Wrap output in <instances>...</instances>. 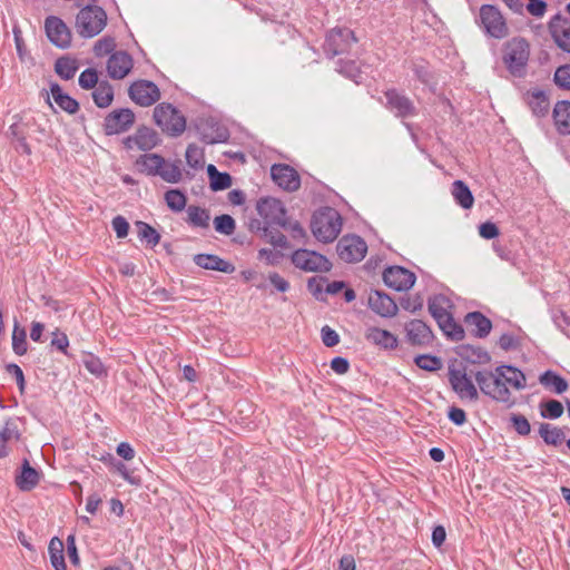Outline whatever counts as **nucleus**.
<instances>
[{"label":"nucleus","instance_id":"obj_1","mask_svg":"<svg viewBox=\"0 0 570 570\" xmlns=\"http://www.w3.org/2000/svg\"><path fill=\"white\" fill-rule=\"evenodd\" d=\"M474 377L480 391L484 395L491 397L495 402L505 404L508 407L515 405V399L503 382L505 374L503 373V370H501V365L497 366L493 371H478L474 374Z\"/></svg>","mask_w":570,"mask_h":570},{"label":"nucleus","instance_id":"obj_2","mask_svg":"<svg viewBox=\"0 0 570 570\" xmlns=\"http://www.w3.org/2000/svg\"><path fill=\"white\" fill-rule=\"evenodd\" d=\"M529 58L530 45L524 38L514 37L503 45L502 61L513 77L525 76Z\"/></svg>","mask_w":570,"mask_h":570},{"label":"nucleus","instance_id":"obj_3","mask_svg":"<svg viewBox=\"0 0 570 570\" xmlns=\"http://www.w3.org/2000/svg\"><path fill=\"white\" fill-rule=\"evenodd\" d=\"M342 225L338 212L331 207H324L313 215L311 229L316 239L331 243L341 233Z\"/></svg>","mask_w":570,"mask_h":570},{"label":"nucleus","instance_id":"obj_4","mask_svg":"<svg viewBox=\"0 0 570 570\" xmlns=\"http://www.w3.org/2000/svg\"><path fill=\"white\" fill-rule=\"evenodd\" d=\"M107 24V13L99 6H86L76 17L77 32L83 38L99 35Z\"/></svg>","mask_w":570,"mask_h":570},{"label":"nucleus","instance_id":"obj_5","mask_svg":"<svg viewBox=\"0 0 570 570\" xmlns=\"http://www.w3.org/2000/svg\"><path fill=\"white\" fill-rule=\"evenodd\" d=\"M154 120L163 131L177 137L186 129V118L170 104H159L154 109Z\"/></svg>","mask_w":570,"mask_h":570},{"label":"nucleus","instance_id":"obj_6","mask_svg":"<svg viewBox=\"0 0 570 570\" xmlns=\"http://www.w3.org/2000/svg\"><path fill=\"white\" fill-rule=\"evenodd\" d=\"M480 21L485 32L495 38L503 39L509 35V28L501 11L492 4L480 8Z\"/></svg>","mask_w":570,"mask_h":570},{"label":"nucleus","instance_id":"obj_7","mask_svg":"<svg viewBox=\"0 0 570 570\" xmlns=\"http://www.w3.org/2000/svg\"><path fill=\"white\" fill-rule=\"evenodd\" d=\"M256 209L269 227H287L286 209L281 200L273 197L262 198L257 202Z\"/></svg>","mask_w":570,"mask_h":570},{"label":"nucleus","instance_id":"obj_8","mask_svg":"<svg viewBox=\"0 0 570 570\" xmlns=\"http://www.w3.org/2000/svg\"><path fill=\"white\" fill-rule=\"evenodd\" d=\"M292 263L305 272H328L332 263L322 254L299 248L292 255Z\"/></svg>","mask_w":570,"mask_h":570},{"label":"nucleus","instance_id":"obj_9","mask_svg":"<svg viewBox=\"0 0 570 570\" xmlns=\"http://www.w3.org/2000/svg\"><path fill=\"white\" fill-rule=\"evenodd\" d=\"M336 252L342 261L355 263L365 257L367 245L365 240L357 235H345L338 240Z\"/></svg>","mask_w":570,"mask_h":570},{"label":"nucleus","instance_id":"obj_10","mask_svg":"<svg viewBox=\"0 0 570 570\" xmlns=\"http://www.w3.org/2000/svg\"><path fill=\"white\" fill-rule=\"evenodd\" d=\"M449 382L452 390L458 394L461 400L476 402L479 400V392L471 377L468 376L464 368H449Z\"/></svg>","mask_w":570,"mask_h":570},{"label":"nucleus","instance_id":"obj_11","mask_svg":"<svg viewBox=\"0 0 570 570\" xmlns=\"http://www.w3.org/2000/svg\"><path fill=\"white\" fill-rule=\"evenodd\" d=\"M130 99L141 106L149 107L160 99V90L157 85L150 80H136L128 88Z\"/></svg>","mask_w":570,"mask_h":570},{"label":"nucleus","instance_id":"obj_12","mask_svg":"<svg viewBox=\"0 0 570 570\" xmlns=\"http://www.w3.org/2000/svg\"><path fill=\"white\" fill-rule=\"evenodd\" d=\"M356 42L354 32L347 28L331 30L325 39L324 50L330 57L347 52Z\"/></svg>","mask_w":570,"mask_h":570},{"label":"nucleus","instance_id":"obj_13","mask_svg":"<svg viewBox=\"0 0 570 570\" xmlns=\"http://www.w3.org/2000/svg\"><path fill=\"white\" fill-rule=\"evenodd\" d=\"M45 30L49 41L60 49H67L71 45V31L62 19L49 16L45 20Z\"/></svg>","mask_w":570,"mask_h":570},{"label":"nucleus","instance_id":"obj_14","mask_svg":"<svg viewBox=\"0 0 570 570\" xmlns=\"http://www.w3.org/2000/svg\"><path fill=\"white\" fill-rule=\"evenodd\" d=\"M135 122V114L129 108L109 112L105 117L104 131L106 135H118L127 131Z\"/></svg>","mask_w":570,"mask_h":570},{"label":"nucleus","instance_id":"obj_15","mask_svg":"<svg viewBox=\"0 0 570 570\" xmlns=\"http://www.w3.org/2000/svg\"><path fill=\"white\" fill-rule=\"evenodd\" d=\"M415 279L414 273L401 266H390L383 272L384 284L397 292L410 289Z\"/></svg>","mask_w":570,"mask_h":570},{"label":"nucleus","instance_id":"obj_16","mask_svg":"<svg viewBox=\"0 0 570 570\" xmlns=\"http://www.w3.org/2000/svg\"><path fill=\"white\" fill-rule=\"evenodd\" d=\"M386 98L385 107L397 118H407L416 115V108L413 101L405 95L395 89H389L384 92Z\"/></svg>","mask_w":570,"mask_h":570},{"label":"nucleus","instance_id":"obj_17","mask_svg":"<svg viewBox=\"0 0 570 570\" xmlns=\"http://www.w3.org/2000/svg\"><path fill=\"white\" fill-rule=\"evenodd\" d=\"M548 29L558 48L570 53V20L557 13L550 19Z\"/></svg>","mask_w":570,"mask_h":570},{"label":"nucleus","instance_id":"obj_18","mask_svg":"<svg viewBox=\"0 0 570 570\" xmlns=\"http://www.w3.org/2000/svg\"><path fill=\"white\" fill-rule=\"evenodd\" d=\"M271 176L276 185L287 191H295L301 186L299 175L289 165L274 164L271 168Z\"/></svg>","mask_w":570,"mask_h":570},{"label":"nucleus","instance_id":"obj_19","mask_svg":"<svg viewBox=\"0 0 570 570\" xmlns=\"http://www.w3.org/2000/svg\"><path fill=\"white\" fill-rule=\"evenodd\" d=\"M367 302L370 308L382 317H393L399 309L394 299L383 291L372 289Z\"/></svg>","mask_w":570,"mask_h":570},{"label":"nucleus","instance_id":"obj_20","mask_svg":"<svg viewBox=\"0 0 570 570\" xmlns=\"http://www.w3.org/2000/svg\"><path fill=\"white\" fill-rule=\"evenodd\" d=\"M158 142V134L148 127L138 128L134 135L128 136L124 140V145L127 149L137 148L144 151L153 149Z\"/></svg>","mask_w":570,"mask_h":570},{"label":"nucleus","instance_id":"obj_21","mask_svg":"<svg viewBox=\"0 0 570 570\" xmlns=\"http://www.w3.org/2000/svg\"><path fill=\"white\" fill-rule=\"evenodd\" d=\"M132 68V58L126 51L114 52L107 61V71L112 79H124Z\"/></svg>","mask_w":570,"mask_h":570},{"label":"nucleus","instance_id":"obj_22","mask_svg":"<svg viewBox=\"0 0 570 570\" xmlns=\"http://www.w3.org/2000/svg\"><path fill=\"white\" fill-rule=\"evenodd\" d=\"M20 438L19 420L17 417L7 419L0 430V459L9 455L11 443L18 442Z\"/></svg>","mask_w":570,"mask_h":570},{"label":"nucleus","instance_id":"obj_23","mask_svg":"<svg viewBox=\"0 0 570 570\" xmlns=\"http://www.w3.org/2000/svg\"><path fill=\"white\" fill-rule=\"evenodd\" d=\"M409 342L412 345H428L433 340V333L423 321L412 320L405 325Z\"/></svg>","mask_w":570,"mask_h":570},{"label":"nucleus","instance_id":"obj_24","mask_svg":"<svg viewBox=\"0 0 570 570\" xmlns=\"http://www.w3.org/2000/svg\"><path fill=\"white\" fill-rule=\"evenodd\" d=\"M466 328L479 338L487 337L492 330V322L481 312H470L464 316Z\"/></svg>","mask_w":570,"mask_h":570},{"label":"nucleus","instance_id":"obj_25","mask_svg":"<svg viewBox=\"0 0 570 570\" xmlns=\"http://www.w3.org/2000/svg\"><path fill=\"white\" fill-rule=\"evenodd\" d=\"M194 263L204 269L217 271L226 274L235 272V266L230 262L214 254H197L194 256Z\"/></svg>","mask_w":570,"mask_h":570},{"label":"nucleus","instance_id":"obj_26","mask_svg":"<svg viewBox=\"0 0 570 570\" xmlns=\"http://www.w3.org/2000/svg\"><path fill=\"white\" fill-rule=\"evenodd\" d=\"M40 480L39 472L32 468L27 459L22 462L20 474L16 476V485L21 491H31L37 487Z\"/></svg>","mask_w":570,"mask_h":570},{"label":"nucleus","instance_id":"obj_27","mask_svg":"<svg viewBox=\"0 0 570 570\" xmlns=\"http://www.w3.org/2000/svg\"><path fill=\"white\" fill-rule=\"evenodd\" d=\"M553 120L560 135H570V101H558L553 108Z\"/></svg>","mask_w":570,"mask_h":570},{"label":"nucleus","instance_id":"obj_28","mask_svg":"<svg viewBox=\"0 0 570 570\" xmlns=\"http://www.w3.org/2000/svg\"><path fill=\"white\" fill-rule=\"evenodd\" d=\"M365 337L368 342L386 350H394L397 347L396 336L386 330L370 327L366 331Z\"/></svg>","mask_w":570,"mask_h":570},{"label":"nucleus","instance_id":"obj_29","mask_svg":"<svg viewBox=\"0 0 570 570\" xmlns=\"http://www.w3.org/2000/svg\"><path fill=\"white\" fill-rule=\"evenodd\" d=\"M528 105L533 115L537 117H544L549 112L550 100L546 91L541 89H533L528 91Z\"/></svg>","mask_w":570,"mask_h":570},{"label":"nucleus","instance_id":"obj_30","mask_svg":"<svg viewBox=\"0 0 570 570\" xmlns=\"http://www.w3.org/2000/svg\"><path fill=\"white\" fill-rule=\"evenodd\" d=\"M450 302L443 295H436L429 298L428 308L432 317L435 320L438 325L446 320V317H451L452 314L449 312Z\"/></svg>","mask_w":570,"mask_h":570},{"label":"nucleus","instance_id":"obj_31","mask_svg":"<svg viewBox=\"0 0 570 570\" xmlns=\"http://www.w3.org/2000/svg\"><path fill=\"white\" fill-rule=\"evenodd\" d=\"M50 94L53 101L68 114H76L79 109V104L76 99L65 94L58 83L50 86Z\"/></svg>","mask_w":570,"mask_h":570},{"label":"nucleus","instance_id":"obj_32","mask_svg":"<svg viewBox=\"0 0 570 570\" xmlns=\"http://www.w3.org/2000/svg\"><path fill=\"white\" fill-rule=\"evenodd\" d=\"M501 370H503V373L505 374V377H503V382L505 383L507 387L511 386L517 391L525 389L527 377L521 370H519L515 366L507 364L501 365Z\"/></svg>","mask_w":570,"mask_h":570},{"label":"nucleus","instance_id":"obj_33","mask_svg":"<svg viewBox=\"0 0 570 570\" xmlns=\"http://www.w3.org/2000/svg\"><path fill=\"white\" fill-rule=\"evenodd\" d=\"M452 196L456 204H459L464 209H470L473 206L474 197L469 188V186L462 180H455L452 184L451 189Z\"/></svg>","mask_w":570,"mask_h":570},{"label":"nucleus","instance_id":"obj_34","mask_svg":"<svg viewBox=\"0 0 570 570\" xmlns=\"http://www.w3.org/2000/svg\"><path fill=\"white\" fill-rule=\"evenodd\" d=\"M458 354L472 364H487L491 361V356L485 350L472 345H461Z\"/></svg>","mask_w":570,"mask_h":570},{"label":"nucleus","instance_id":"obj_35","mask_svg":"<svg viewBox=\"0 0 570 570\" xmlns=\"http://www.w3.org/2000/svg\"><path fill=\"white\" fill-rule=\"evenodd\" d=\"M137 165L147 175L157 176L161 166L165 165V158L158 154H145L137 159Z\"/></svg>","mask_w":570,"mask_h":570},{"label":"nucleus","instance_id":"obj_36","mask_svg":"<svg viewBox=\"0 0 570 570\" xmlns=\"http://www.w3.org/2000/svg\"><path fill=\"white\" fill-rule=\"evenodd\" d=\"M63 549L65 547L62 540H60L57 537L50 540L48 546V552L51 566L55 568V570H67Z\"/></svg>","mask_w":570,"mask_h":570},{"label":"nucleus","instance_id":"obj_37","mask_svg":"<svg viewBox=\"0 0 570 570\" xmlns=\"http://www.w3.org/2000/svg\"><path fill=\"white\" fill-rule=\"evenodd\" d=\"M92 98L97 107L107 108L114 100L112 86L107 80L100 81L92 92Z\"/></svg>","mask_w":570,"mask_h":570},{"label":"nucleus","instance_id":"obj_38","mask_svg":"<svg viewBox=\"0 0 570 570\" xmlns=\"http://www.w3.org/2000/svg\"><path fill=\"white\" fill-rule=\"evenodd\" d=\"M187 223L193 227L208 228L210 215L209 210L199 206L190 205L187 208Z\"/></svg>","mask_w":570,"mask_h":570},{"label":"nucleus","instance_id":"obj_39","mask_svg":"<svg viewBox=\"0 0 570 570\" xmlns=\"http://www.w3.org/2000/svg\"><path fill=\"white\" fill-rule=\"evenodd\" d=\"M539 382L544 387L553 389L557 394H561L568 390V382L553 371H546L539 376Z\"/></svg>","mask_w":570,"mask_h":570},{"label":"nucleus","instance_id":"obj_40","mask_svg":"<svg viewBox=\"0 0 570 570\" xmlns=\"http://www.w3.org/2000/svg\"><path fill=\"white\" fill-rule=\"evenodd\" d=\"M207 174L209 177V185L213 190H224L230 187L232 177L229 174L218 171L214 165H208Z\"/></svg>","mask_w":570,"mask_h":570},{"label":"nucleus","instance_id":"obj_41","mask_svg":"<svg viewBox=\"0 0 570 570\" xmlns=\"http://www.w3.org/2000/svg\"><path fill=\"white\" fill-rule=\"evenodd\" d=\"M539 434L547 444L554 446L560 445L566 438L560 428L552 426L549 423L540 424Z\"/></svg>","mask_w":570,"mask_h":570},{"label":"nucleus","instance_id":"obj_42","mask_svg":"<svg viewBox=\"0 0 570 570\" xmlns=\"http://www.w3.org/2000/svg\"><path fill=\"white\" fill-rule=\"evenodd\" d=\"M137 234L140 240H144L150 247H155L160 242V234L149 224L138 220L136 222Z\"/></svg>","mask_w":570,"mask_h":570},{"label":"nucleus","instance_id":"obj_43","mask_svg":"<svg viewBox=\"0 0 570 570\" xmlns=\"http://www.w3.org/2000/svg\"><path fill=\"white\" fill-rule=\"evenodd\" d=\"M163 180L170 184H177L183 178V173L180 169V160L175 163H168L165 160V165L161 166L158 175Z\"/></svg>","mask_w":570,"mask_h":570},{"label":"nucleus","instance_id":"obj_44","mask_svg":"<svg viewBox=\"0 0 570 570\" xmlns=\"http://www.w3.org/2000/svg\"><path fill=\"white\" fill-rule=\"evenodd\" d=\"M439 327L452 341L459 342L465 336L464 328L454 321L453 316L446 317L445 321L439 324Z\"/></svg>","mask_w":570,"mask_h":570},{"label":"nucleus","instance_id":"obj_45","mask_svg":"<svg viewBox=\"0 0 570 570\" xmlns=\"http://www.w3.org/2000/svg\"><path fill=\"white\" fill-rule=\"evenodd\" d=\"M77 69L78 66L76 60L68 57H61L57 59L55 63V71L60 78L65 80L72 79L76 75Z\"/></svg>","mask_w":570,"mask_h":570},{"label":"nucleus","instance_id":"obj_46","mask_svg":"<svg viewBox=\"0 0 570 570\" xmlns=\"http://www.w3.org/2000/svg\"><path fill=\"white\" fill-rule=\"evenodd\" d=\"M165 202L173 212L179 213L185 209L187 197L179 189H169L165 193Z\"/></svg>","mask_w":570,"mask_h":570},{"label":"nucleus","instance_id":"obj_47","mask_svg":"<svg viewBox=\"0 0 570 570\" xmlns=\"http://www.w3.org/2000/svg\"><path fill=\"white\" fill-rule=\"evenodd\" d=\"M563 405L557 400H548L540 403V414L544 419L556 420L563 414Z\"/></svg>","mask_w":570,"mask_h":570},{"label":"nucleus","instance_id":"obj_48","mask_svg":"<svg viewBox=\"0 0 570 570\" xmlns=\"http://www.w3.org/2000/svg\"><path fill=\"white\" fill-rule=\"evenodd\" d=\"M214 228L219 234L230 236L235 232L236 223L230 215L223 214L214 218Z\"/></svg>","mask_w":570,"mask_h":570},{"label":"nucleus","instance_id":"obj_49","mask_svg":"<svg viewBox=\"0 0 570 570\" xmlns=\"http://www.w3.org/2000/svg\"><path fill=\"white\" fill-rule=\"evenodd\" d=\"M12 350L17 355L27 353V333L18 323L14 324L12 332Z\"/></svg>","mask_w":570,"mask_h":570},{"label":"nucleus","instance_id":"obj_50","mask_svg":"<svg viewBox=\"0 0 570 570\" xmlns=\"http://www.w3.org/2000/svg\"><path fill=\"white\" fill-rule=\"evenodd\" d=\"M186 161L188 166L194 169L203 168L204 166V153L203 149L196 146L195 144H189L186 149Z\"/></svg>","mask_w":570,"mask_h":570},{"label":"nucleus","instance_id":"obj_51","mask_svg":"<svg viewBox=\"0 0 570 570\" xmlns=\"http://www.w3.org/2000/svg\"><path fill=\"white\" fill-rule=\"evenodd\" d=\"M414 363L417 367L428 372H435L442 367L441 358L429 354L417 355Z\"/></svg>","mask_w":570,"mask_h":570},{"label":"nucleus","instance_id":"obj_52","mask_svg":"<svg viewBox=\"0 0 570 570\" xmlns=\"http://www.w3.org/2000/svg\"><path fill=\"white\" fill-rule=\"evenodd\" d=\"M82 362H83V366L86 367V370L88 372H90L92 375H95L96 377H101V376L107 375V371L99 357H97L92 354H87L83 357Z\"/></svg>","mask_w":570,"mask_h":570},{"label":"nucleus","instance_id":"obj_53","mask_svg":"<svg viewBox=\"0 0 570 570\" xmlns=\"http://www.w3.org/2000/svg\"><path fill=\"white\" fill-rule=\"evenodd\" d=\"M264 237L274 246L288 248L286 236L278 229H275L274 226L264 228Z\"/></svg>","mask_w":570,"mask_h":570},{"label":"nucleus","instance_id":"obj_54","mask_svg":"<svg viewBox=\"0 0 570 570\" xmlns=\"http://www.w3.org/2000/svg\"><path fill=\"white\" fill-rule=\"evenodd\" d=\"M553 81L559 88L570 90V65L558 67L554 71Z\"/></svg>","mask_w":570,"mask_h":570},{"label":"nucleus","instance_id":"obj_55","mask_svg":"<svg viewBox=\"0 0 570 570\" xmlns=\"http://www.w3.org/2000/svg\"><path fill=\"white\" fill-rule=\"evenodd\" d=\"M78 82L82 89H95L100 81L96 69L88 68L80 73Z\"/></svg>","mask_w":570,"mask_h":570},{"label":"nucleus","instance_id":"obj_56","mask_svg":"<svg viewBox=\"0 0 570 570\" xmlns=\"http://www.w3.org/2000/svg\"><path fill=\"white\" fill-rule=\"evenodd\" d=\"M338 72L345 75L346 77L351 78L352 80H354L356 83H358V77L361 75L360 72V69L356 65L355 61H343V60H340L338 61Z\"/></svg>","mask_w":570,"mask_h":570},{"label":"nucleus","instance_id":"obj_57","mask_svg":"<svg viewBox=\"0 0 570 570\" xmlns=\"http://www.w3.org/2000/svg\"><path fill=\"white\" fill-rule=\"evenodd\" d=\"M511 422L513 429L518 432L520 435H528L531 431L530 423L528 419L521 414H513L511 416Z\"/></svg>","mask_w":570,"mask_h":570},{"label":"nucleus","instance_id":"obj_58","mask_svg":"<svg viewBox=\"0 0 570 570\" xmlns=\"http://www.w3.org/2000/svg\"><path fill=\"white\" fill-rule=\"evenodd\" d=\"M115 46V40L112 38H102L96 42L94 50L96 56L101 57L110 53Z\"/></svg>","mask_w":570,"mask_h":570},{"label":"nucleus","instance_id":"obj_59","mask_svg":"<svg viewBox=\"0 0 570 570\" xmlns=\"http://www.w3.org/2000/svg\"><path fill=\"white\" fill-rule=\"evenodd\" d=\"M321 335H322V342L327 347H333V346L337 345L340 342L338 334L327 325L322 327Z\"/></svg>","mask_w":570,"mask_h":570},{"label":"nucleus","instance_id":"obj_60","mask_svg":"<svg viewBox=\"0 0 570 570\" xmlns=\"http://www.w3.org/2000/svg\"><path fill=\"white\" fill-rule=\"evenodd\" d=\"M6 371L10 375L14 376L20 392L23 393L24 386H26V381H24L23 372L20 368V366L14 363H10V364L6 365Z\"/></svg>","mask_w":570,"mask_h":570},{"label":"nucleus","instance_id":"obj_61","mask_svg":"<svg viewBox=\"0 0 570 570\" xmlns=\"http://www.w3.org/2000/svg\"><path fill=\"white\" fill-rule=\"evenodd\" d=\"M401 306L405 311L415 313L416 311L422 309L423 298L421 297V295H415L413 297L403 298L401 301Z\"/></svg>","mask_w":570,"mask_h":570},{"label":"nucleus","instance_id":"obj_62","mask_svg":"<svg viewBox=\"0 0 570 570\" xmlns=\"http://www.w3.org/2000/svg\"><path fill=\"white\" fill-rule=\"evenodd\" d=\"M112 228L118 238H124L128 235L129 224L122 216H116L111 222Z\"/></svg>","mask_w":570,"mask_h":570},{"label":"nucleus","instance_id":"obj_63","mask_svg":"<svg viewBox=\"0 0 570 570\" xmlns=\"http://www.w3.org/2000/svg\"><path fill=\"white\" fill-rule=\"evenodd\" d=\"M479 234L484 239H493L499 236L498 226L492 222H485L479 226Z\"/></svg>","mask_w":570,"mask_h":570},{"label":"nucleus","instance_id":"obj_64","mask_svg":"<svg viewBox=\"0 0 570 570\" xmlns=\"http://www.w3.org/2000/svg\"><path fill=\"white\" fill-rule=\"evenodd\" d=\"M527 10L531 16L541 18L547 11V2L543 0H529Z\"/></svg>","mask_w":570,"mask_h":570}]
</instances>
